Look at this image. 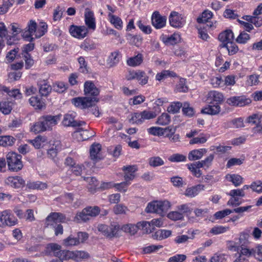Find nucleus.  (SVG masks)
I'll list each match as a JSON object with an SVG mask.
<instances>
[{"instance_id": "f257e3e1", "label": "nucleus", "mask_w": 262, "mask_h": 262, "mask_svg": "<svg viewBox=\"0 0 262 262\" xmlns=\"http://www.w3.org/2000/svg\"><path fill=\"white\" fill-rule=\"evenodd\" d=\"M84 92L86 97H77L72 99V103L76 106L86 108L93 106L99 101L97 96L100 91L93 82L87 81L84 83Z\"/></svg>"}, {"instance_id": "f03ea898", "label": "nucleus", "mask_w": 262, "mask_h": 262, "mask_svg": "<svg viewBox=\"0 0 262 262\" xmlns=\"http://www.w3.org/2000/svg\"><path fill=\"white\" fill-rule=\"evenodd\" d=\"M6 158L9 170L17 172L23 168L22 156L14 152H9Z\"/></svg>"}, {"instance_id": "7ed1b4c3", "label": "nucleus", "mask_w": 262, "mask_h": 262, "mask_svg": "<svg viewBox=\"0 0 262 262\" xmlns=\"http://www.w3.org/2000/svg\"><path fill=\"white\" fill-rule=\"evenodd\" d=\"M170 207V203L168 201H154L149 203L145 211L147 213H156L163 214Z\"/></svg>"}, {"instance_id": "20e7f679", "label": "nucleus", "mask_w": 262, "mask_h": 262, "mask_svg": "<svg viewBox=\"0 0 262 262\" xmlns=\"http://www.w3.org/2000/svg\"><path fill=\"white\" fill-rule=\"evenodd\" d=\"M0 221L3 226H13L17 224L18 220L10 210L0 212Z\"/></svg>"}, {"instance_id": "39448f33", "label": "nucleus", "mask_w": 262, "mask_h": 262, "mask_svg": "<svg viewBox=\"0 0 262 262\" xmlns=\"http://www.w3.org/2000/svg\"><path fill=\"white\" fill-rule=\"evenodd\" d=\"M61 115L56 116L45 115L39 119L46 130H51L52 127L56 125L57 122L60 120Z\"/></svg>"}, {"instance_id": "423d86ee", "label": "nucleus", "mask_w": 262, "mask_h": 262, "mask_svg": "<svg viewBox=\"0 0 262 262\" xmlns=\"http://www.w3.org/2000/svg\"><path fill=\"white\" fill-rule=\"evenodd\" d=\"M226 103L232 106L243 107L251 103L250 98H246L245 96H233L228 98Z\"/></svg>"}, {"instance_id": "0eeeda50", "label": "nucleus", "mask_w": 262, "mask_h": 262, "mask_svg": "<svg viewBox=\"0 0 262 262\" xmlns=\"http://www.w3.org/2000/svg\"><path fill=\"white\" fill-rule=\"evenodd\" d=\"M119 229V226L118 225H111L108 226L104 224H99L97 226L98 230L108 237H114Z\"/></svg>"}, {"instance_id": "6e6552de", "label": "nucleus", "mask_w": 262, "mask_h": 262, "mask_svg": "<svg viewBox=\"0 0 262 262\" xmlns=\"http://www.w3.org/2000/svg\"><path fill=\"white\" fill-rule=\"evenodd\" d=\"M37 24L34 20H31L29 22L27 27L23 32L22 36L26 41H32L34 39L33 34L37 32Z\"/></svg>"}, {"instance_id": "1a4fd4ad", "label": "nucleus", "mask_w": 262, "mask_h": 262, "mask_svg": "<svg viewBox=\"0 0 262 262\" xmlns=\"http://www.w3.org/2000/svg\"><path fill=\"white\" fill-rule=\"evenodd\" d=\"M5 183L14 188H20L25 186V181L20 176H10L5 180Z\"/></svg>"}, {"instance_id": "9d476101", "label": "nucleus", "mask_w": 262, "mask_h": 262, "mask_svg": "<svg viewBox=\"0 0 262 262\" xmlns=\"http://www.w3.org/2000/svg\"><path fill=\"white\" fill-rule=\"evenodd\" d=\"M70 34L74 37L82 39L84 38L88 33V30L85 26H76L72 25L69 29Z\"/></svg>"}, {"instance_id": "9b49d317", "label": "nucleus", "mask_w": 262, "mask_h": 262, "mask_svg": "<svg viewBox=\"0 0 262 262\" xmlns=\"http://www.w3.org/2000/svg\"><path fill=\"white\" fill-rule=\"evenodd\" d=\"M224 99L222 93L216 91H211L207 95L206 100L210 104H220L223 102Z\"/></svg>"}, {"instance_id": "f8f14e48", "label": "nucleus", "mask_w": 262, "mask_h": 262, "mask_svg": "<svg viewBox=\"0 0 262 262\" xmlns=\"http://www.w3.org/2000/svg\"><path fill=\"white\" fill-rule=\"evenodd\" d=\"M66 219L65 216L58 212L51 213L46 219V225L47 227L49 226H53L54 224L57 222H62Z\"/></svg>"}, {"instance_id": "ddd939ff", "label": "nucleus", "mask_w": 262, "mask_h": 262, "mask_svg": "<svg viewBox=\"0 0 262 262\" xmlns=\"http://www.w3.org/2000/svg\"><path fill=\"white\" fill-rule=\"evenodd\" d=\"M151 22L156 29H161L165 26L166 17L161 16L159 12L155 11L152 15Z\"/></svg>"}, {"instance_id": "4468645a", "label": "nucleus", "mask_w": 262, "mask_h": 262, "mask_svg": "<svg viewBox=\"0 0 262 262\" xmlns=\"http://www.w3.org/2000/svg\"><path fill=\"white\" fill-rule=\"evenodd\" d=\"M84 20L85 25L88 27V29L95 30L96 22L94 13L88 8L85 10Z\"/></svg>"}, {"instance_id": "2eb2a0df", "label": "nucleus", "mask_w": 262, "mask_h": 262, "mask_svg": "<svg viewBox=\"0 0 262 262\" xmlns=\"http://www.w3.org/2000/svg\"><path fill=\"white\" fill-rule=\"evenodd\" d=\"M169 20L170 25L176 28L182 27L184 24V21L181 15H179L178 12L175 11L171 12Z\"/></svg>"}, {"instance_id": "dca6fc26", "label": "nucleus", "mask_w": 262, "mask_h": 262, "mask_svg": "<svg viewBox=\"0 0 262 262\" xmlns=\"http://www.w3.org/2000/svg\"><path fill=\"white\" fill-rule=\"evenodd\" d=\"M61 249L60 245L56 243H50L47 245L45 253L47 255L53 254L54 256L59 258L62 251Z\"/></svg>"}, {"instance_id": "f3484780", "label": "nucleus", "mask_w": 262, "mask_h": 262, "mask_svg": "<svg viewBox=\"0 0 262 262\" xmlns=\"http://www.w3.org/2000/svg\"><path fill=\"white\" fill-rule=\"evenodd\" d=\"M228 249L231 251L236 252L233 255L235 259L233 262H244L246 260V258L239 252V246L236 245V243L235 242H230Z\"/></svg>"}, {"instance_id": "a211bd4d", "label": "nucleus", "mask_w": 262, "mask_h": 262, "mask_svg": "<svg viewBox=\"0 0 262 262\" xmlns=\"http://www.w3.org/2000/svg\"><path fill=\"white\" fill-rule=\"evenodd\" d=\"M124 171V178L125 181H129L133 180L135 177V172L137 170L136 165L124 166L122 168Z\"/></svg>"}, {"instance_id": "6ab92c4d", "label": "nucleus", "mask_w": 262, "mask_h": 262, "mask_svg": "<svg viewBox=\"0 0 262 262\" xmlns=\"http://www.w3.org/2000/svg\"><path fill=\"white\" fill-rule=\"evenodd\" d=\"M101 145L99 143L93 144L90 149V158L94 161H97L102 159L100 151Z\"/></svg>"}, {"instance_id": "aec40b11", "label": "nucleus", "mask_w": 262, "mask_h": 262, "mask_svg": "<svg viewBox=\"0 0 262 262\" xmlns=\"http://www.w3.org/2000/svg\"><path fill=\"white\" fill-rule=\"evenodd\" d=\"M39 91L42 96H47L51 92L52 88L49 82L45 79H40L38 81Z\"/></svg>"}, {"instance_id": "412c9836", "label": "nucleus", "mask_w": 262, "mask_h": 262, "mask_svg": "<svg viewBox=\"0 0 262 262\" xmlns=\"http://www.w3.org/2000/svg\"><path fill=\"white\" fill-rule=\"evenodd\" d=\"M205 186L198 184L196 186L187 188L184 193V195L190 198H193L197 195L201 190H204Z\"/></svg>"}, {"instance_id": "4be33fe9", "label": "nucleus", "mask_w": 262, "mask_h": 262, "mask_svg": "<svg viewBox=\"0 0 262 262\" xmlns=\"http://www.w3.org/2000/svg\"><path fill=\"white\" fill-rule=\"evenodd\" d=\"M207 150L205 148L194 149L189 152L188 158L190 161H195L201 159L204 155L206 154Z\"/></svg>"}, {"instance_id": "5701e85b", "label": "nucleus", "mask_w": 262, "mask_h": 262, "mask_svg": "<svg viewBox=\"0 0 262 262\" xmlns=\"http://www.w3.org/2000/svg\"><path fill=\"white\" fill-rule=\"evenodd\" d=\"M233 33L231 30H226L222 32L218 36L219 40L222 42L220 45H223L224 43H228L233 41Z\"/></svg>"}, {"instance_id": "b1692460", "label": "nucleus", "mask_w": 262, "mask_h": 262, "mask_svg": "<svg viewBox=\"0 0 262 262\" xmlns=\"http://www.w3.org/2000/svg\"><path fill=\"white\" fill-rule=\"evenodd\" d=\"M120 55V53L118 51L112 52L107 59V66L109 68H112L116 66L119 61Z\"/></svg>"}, {"instance_id": "393cba45", "label": "nucleus", "mask_w": 262, "mask_h": 262, "mask_svg": "<svg viewBox=\"0 0 262 262\" xmlns=\"http://www.w3.org/2000/svg\"><path fill=\"white\" fill-rule=\"evenodd\" d=\"M143 61V55L141 53H138L137 55L129 58L126 63L130 67H137L140 66Z\"/></svg>"}, {"instance_id": "a878e982", "label": "nucleus", "mask_w": 262, "mask_h": 262, "mask_svg": "<svg viewBox=\"0 0 262 262\" xmlns=\"http://www.w3.org/2000/svg\"><path fill=\"white\" fill-rule=\"evenodd\" d=\"M84 180L88 183V188L91 193H94L99 188V182L95 177L84 178Z\"/></svg>"}, {"instance_id": "bb28decb", "label": "nucleus", "mask_w": 262, "mask_h": 262, "mask_svg": "<svg viewBox=\"0 0 262 262\" xmlns=\"http://www.w3.org/2000/svg\"><path fill=\"white\" fill-rule=\"evenodd\" d=\"M221 111L220 104H210L207 107L203 108L201 112L203 114L215 115L218 114Z\"/></svg>"}, {"instance_id": "cd10ccee", "label": "nucleus", "mask_w": 262, "mask_h": 262, "mask_svg": "<svg viewBox=\"0 0 262 262\" xmlns=\"http://www.w3.org/2000/svg\"><path fill=\"white\" fill-rule=\"evenodd\" d=\"M171 231L169 230H159L152 234V237L157 240H162L169 237Z\"/></svg>"}, {"instance_id": "c85d7f7f", "label": "nucleus", "mask_w": 262, "mask_h": 262, "mask_svg": "<svg viewBox=\"0 0 262 262\" xmlns=\"http://www.w3.org/2000/svg\"><path fill=\"white\" fill-rule=\"evenodd\" d=\"M75 115L66 114L64 115L62 120V124L64 126H76V121L74 120Z\"/></svg>"}, {"instance_id": "c756f323", "label": "nucleus", "mask_w": 262, "mask_h": 262, "mask_svg": "<svg viewBox=\"0 0 262 262\" xmlns=\"http://www.w3.org/2000/svg\"><path fill=\"white\" fill-rule=\"evenodd\" d=\"M226 178L229 181L231 182L233 184L237 187L243 183V178L239 175L236 174H228Z\"/></svg>"}, {"instance_id": "7c9ffc66", "label": "nucleus", "mask_w": 262, "mask_h": 262, "mask_svg": "<svg viewBox=\"0 0 262 262\" xmlns=\"http://www.w3.org/2000/svg\"><path fill=\"white\" fill-rule=\"evenodd\" d=\"M27 187L30 189L44 190L47 188V183L40 181L29 182L27 184Z\"/></svg>"}, {"instance_id": "2f4dec72", "label": "nucleus", "mask_w": 262, "mask_h": 262, "mask_svg": "<svg viewBox=\"0 0 262 262\" xmlns=\"http://www.w3.org/2000/svg\"><path fill=\"white\" fill-rule=\"evenodd\" d=\"M138 230H141L144 233H150L154 230V227L150 225V222L142 221L137 223Z\"/></svg>"}, {"instance_id": "473e14b6", "label": "nucleus", "mask_w": 262, "mask_h": 262, "mask_svg": "<svg viewBox=\"0 0 262 262\" xmlns=\"http://www.w3.org/2000/svg\"><path fill=\"white\" fill-rule=\"evenodd\" d=\"M108 16L110 22L116 29L118 30L122 29L123 27V22L120 17L114 15L111 13H108Z\"/></svg>"}, {"instance_id": "72a5a7b5", "label": "nucleus", "mask_w": 262, "mask_h": 262, "mask_svg": "<svg viewBox=\"0 0 262 262\" xmlns=\"http://www.w3.org/2000/svg\"><path fill=\"white\" fill-rule=\"evenodd\" d=\"M91 219L86 213V210L84 208L82 211L77 213L74 219V221L77 223L82 222H85Z\"/></svg>"}, {"instance_id": "f704fd0d", "label": "nucleus", "mask_w": 262, "mask_h": 262, "mask_svg": "<svg viewBox=\"0 0 262 262\" xmlns=\"http://www.w3.org/2000/svg\"><path fill=\"white\" fill-rule=\"evenodd\" d=\"M212 17V13L209 10H205L201 16L197 18L196 21L199 24L209 23V20Z\"/></svg>"}, {"instance_id": "c9c22d12", "label": "nucleus", "mask_w": 262, "mask_h": 262, "mask_svg": "<svg viewBox=\"0 0 262 262\" xmlns=\"http://www.w3.org/2000/svg\"><path fill=\"white\" fill-rule=\"evenodd\" d=\"M90 257L89 253L84 251H75L74 261L80 262L83 260L88 259Z\"/></svg>"}, {"instance_id": "e433bc0d", "label": "nucleus", "mask_w": 262, "mask_h": 262, "mask_svg": "<svg viewBox=\"0 0 262 262\" xmlns=\"http://www.w3.org/2000/svg\"><path fill=\"white\" fill-rule=\"evenodd\" d=\"M249 237V234L246 232H242L240 234L238 238V242L236 243V245L239 246V247L243 246H248L250 242L248 240Z\"/></svg>"}, {"instance_id": "4c0bfd02", "label": "nucleus", "mask_w": 262, "mask_h": 262, "mask_svg": "<svg viewBox=\"0 0 262 262\" xmlns=\"http://www.w3.org/2000/svg\"><path fill=\"white\" fill-rule=\"evenodd\" d=\"M0 90L7 93L10 96L15 98L19 99L21 97V94L18 89L10 90L8 88L5 86H0Z\"/></svg>"}, {"instance_id": "58836bf2", "label": "nucleus", "mask_w": 262, "mask_h": 262, "mask_svg": "<svg viewBox=\"0 0 262 262\" xmlns=\"http://www.w3.org/2000/svg\"><path fill=\"white\" fill-rule=\"evenodd\" d=\"M47 139L45 137L41 136H37L34 139L29 140V142L31 143L36 149H39L43 146V143L46 142Z\"/></svg>"}, {"instance_id": "ea45409f", "label": "nucleus", "mask_w": 262, "mask_h": 262, "mask_svg": "<svg viewBox=\"0 0 262 262\" xmlns=\"http://www.w3.org/2000/svg\"><path fill=\"white\" fill-rule=\"evenodd\" d=\"M222 48L225 47L228 51V53L230 55H234L236 53L238 50L237 45L233 42V41L224 43L223 45H220Z\"/></svg>"}, {"instance_id": "a19ab883", "label": "nucleus", "mask_w": 262, "mask_h": 262, "mask_svg": "<svg viewBox=\"0 0 262 262\" xmlns=\"http://www.w3.org/2000/svg\"><path fill=\"white\" fill-rule=\"evenodd\" d=\"M121 230L130 235L135 234L138 230L137 224L136 225L128 224L122 226Z\"/></svg>"}, {"instance_id": "79ce46f5", "label": "nucleus", "mask_w": 262, "mask_h": 262, "mask_svg": "<svg viewBox=\"0 0 262 262\" xmlns=\"http://www.w3.org/2000/svg\"><path fill=\"white\" fill-rule=\"evenodd\" d=\"M15 139L12 136H5L0 137V145L4 147L12 146Z\"/></svg>"}, {"instance_id": "37998d69", "label": "nucleus", "mask_w": 262, "mask_h": 262, "mask_svg": "<svg viewBox=\"0 0 262 262\" xmlns=\"http://www.w3.org/2000/svg\"><path fill=\"white\" fill-rule=\"evenodd\" d=\"M29 102L35 109H41L44 106V103L37 96L31 97Z\"/></svg>"}, {"instance_id": "c03bdc74", "label": "nucleus", "mask_w": 262, "mask_h": 262, "mask_svg": "<svg viewBox=\"0 0 262 262\" xmlns=\"http://www.w3.org/2000/svg\"><path fill=\"white\" fill-rule=\"evenodd\" d=\"M75 251L63 250L60 255V260L61 261L72 259L74 260Z\"/></svg>"}, {"instance_id": "a18cd8bd", "label": "nucleus", "mask_w": 262, "mask_h": 262, "mask_svg": "<svg viewBox=\"0 0 262 262\" xmlns=\"http://www.w3.org/2000/svg\"><path fill=\"white\" fill-rule=\"evenodd\" d=\"M170 116L167 113H163L160 116L156 121V124L159 125H166L169 123Z\"/></svg>"}, {"instance_id": "49530a36", "label": "nucleus", "mask_w": 262, "mask_h": 262, "mask_svg": "<svg viewBox=\"0 0 262 262\" xmlns=\"http://www.w3.org/2000/svg\"><path fill=\"white\" fill-rule=\"evenodd\" d=\"M149 165L152 167H157L164 164V161L158 156L152 157L149 159Z\"/></svg>"}, {"instance_id": "de8ad7c7", "label": "nucleus", "mask_w": 262, "mask_h": 262, "mask_svg": "<svg viewBox=\"0 0 262 262\" xmlns=\"http://www.w3.org/2000/svg\"><path fill=\"white\" fill-rule=\"evenodd\" d=\"M182 112L186 116L191 117L194 114V110L190 106L188 102H185L183 104Z\"/></svg>"}, {"instance_id": "09e8293b", "label": "nucleus", "mask_w": 262, "mask_h": 262, "mask_svg": "<svg viewBox=\"0 0 262 262\" xmlns=\"http://www.w3.org/2000/svg\"><path fill=\"white\" fill-rule=\"evenodd\" d=\"M12 110L11 103L8 101L0 102V111L4 114H8Z\"/></svg>"}, {"instance_id": "8fccbe9b", "label": "nucleus", "mask_w": 262, "mask_h": 262, "mask_svg": "<svg viewBox=\"0 0 262 262\" xmlns=\"http://www.w3.org/2000/svg\"><path fill=\"white\" fill-rule=\"evenodd\" d=\"M188 87L186 85V79L181 78L178 84L176 85V91L177 92H187L188 91Z\"/></svg>"}, {"instance_id": "3c124183", "label": "nucleus", "mask_w": 262, "mask_h": 262, "mask_svg": "<svg viewBox=\"0 0 262 262\" xmlns=\"http://www.w3.org/2000/svg\"><path fill=\"white\" fill-rule=\"evenodd\" d=\"M129 122L137 124H141L143 123L142 117L141 113H134L131 114V118L129 120Z\"/></svg>"}, {"instance_id": "603ef678", "label": "nucleus", "mask_w": 262, "mask_h": 262, "mask_svg": "<svg viewBox=\"0 0 262 262\" xmlns=\"http://www.w3.org/2000/svg\"><path fill=\"white\" fill-rule=\"evenodd\" d=\"M84 209L85 210H86V213H88L90 219L92 217L96 216L100 213V209L97 206H94L93 207H88Z\"/></svg>"}, {"instance_id": "864d4df0", "label": "nucleus", "mask_w": 262, "mask_h": 262, "mask_svg": "<svg viewBox=\"0 0 262 262\" xmlns=\"http://www.w3.org/2000/svg\"><path fill=\"white\" fill-rule=\"evenodd\" d=\"M127 211V207L121 204L115 205L113 208V211L116 214H125Z\"/></svg>"}, {"instance_id": "5fc2aeb1", "label": "nucleus", "mask_w": 262, "mask_h": 262, "mask_svg": "<svg viewBox=\"0 0 262 262\" xmlns=\"http://www.w3.org/2000/svg\"><path fill=\"white\" fill-rule=\"evenodd\" d=\"M183 107V104L180 102H173L168 107L167 110L168 112L172 113L173 114L179 112L181 107Z\"/></svg>"}, {"instance_id": "6e6d98bb", "label": "nucleus", "mask_w": 262, "mask_h": 262, "mask_svg": "<svg viewBox=\"0 0 262 262\" xmlns=\"http://www.w3.org/2000/svg\"><path fill=\"white\" fill-rule=\"evenodd\" d=\"M157 116L155 112L145 110L141 112V117H142L143 122L145 120H149L155 118Z\"/></svg>"}, {"instance_id": "4d7b16f0", "label": "nucleus", "mask_w": 262, "mask_h": 262, "mask_svg": "<svg viewBox=\"0 0 262 262\" xmlns=\"http://www.w3.org/2000/svg\"><path fill=\"white\" fill-rule=\"evenodd\" d=\"M40 119L31 128V130L35 134L46 131Z\"/></svg>"}, {"instance_id": "13d9d810", "label": "nucleus", "mask_w": 262, "mask_h": 262, "mask_svg": "<svg viewBox=\"0 0 262 262\" xmlns=\"http://www.w3.org/2000/svg\"><path fill=\"white\" fill-rule=\"evenodd\" d=\"M149 134L154 136H162L164 135L163 128L160 127H151L148 129Z\"/></svg>"}, {"instance_id": "bf43d9fd", "label": "nucleus", "mask_w": 262, "mask_h": 262, "mask_svg": "<svg viewBox=\"0 0 262 262\" xmlns=\"http://www.w3.org/2000/svg\"><path fill=\"white\" fill-rule=\"evenodd\" d=\"M167 217L171 220L177 221L182 220L184 218V215L178 210L170 212L168 214Z\"/></svg>"}, {"instance_id": "052dcab7", "label": "nucleus", "mask_w": 262, "mask_h": 262, "mask_svg": "<svg viewBox=\"0 0 262 262\" xmlns=\"http://www.w3.org/2000/svg\"><path fill=\"white\" fill-rule=\"evenodd\" d=\"M67 89V85L62 82H58L55 83L53 85V89L54 91L59 93H62L64 92Z\"/></svg>"}, {"instance_id": "680f3d73", "label": "nucleus", "mask_w": 262, "mask_h": 262, "mask_svg": "<svg viewBox=\"0 0 262 262\" xmlns=\"http://www.w3.org/2000/svg\"><path fill=\"white\" fill-rule=\"evenodd\" d=\"M239 252L244 257H249L255 253V250L248 248V246H243L239 247Z\"/></svg>"}, {"instance_id": "e2e57ef3", "label": "nucleus", "mask_w": 262, "mask_h": 262, "mask_svg": "<svg viewBox=\"0 0 262 262\" xmlns=\"http://www.w3.org/2000/svg\"><path fill=\"white\" fill-rule=\"evenodd\" d=\"M210 82L214 88L223 87L224 86V80L221 77H214L211 79Z\"/></svg>"}, {"instance_id": "0e129e2a", "label": "nucleus", "mask_w": 262, "mask_h": 262, "mask_svg": "<svg viewBox=\"0 0 262 262\" xmlns=\"http://www.w3.org/2000/svg\"><path fill=\"white\" fill-rule=\"evenodd\" d=\"M168 160L173 162H183L186 160V157L180 154H175L171 155Z\"/></svg>"}, {"instance_id": "69168bd1", "label": "nucleus", "mask_w": 262, "mask_h": 262, "mask_svg": "<svg viewBox=\"0 0 262 262\" xmlns=\"http://www.w3.org/2000/svg\"><path fill=\"white\" fill-rule=\"evenodd\" d=\"M229 230L228 227H224L222 226H215L211 228L210 232L213 234H219L226 232Z\"/></svg>"}, {"instance_id": "338daca9", "label": "nucleus", "mask_w": 262, "mask_h": 262, "mask_svg": "<svg viewBox=\"0 0 262 262\" xmlns=\"http://www.w3.org/2000/svg\"><path fill=\"white\" fill-rule=\"evenodd\" d=\"M64 244L66 246H76L79 244V240L77 237L69 236L64 240Z\"/></svg>"}, {"instance_id": "774afa93", "label": "nucleus", "mask_w": 262, "mask_h": 262, "mask_svg": "<svg viewBox=\"0 0 262 262\" xmlns=\"http://www.w3.org/2000/svg\"><path fill=\"white\" fill-rule=\"evenodd\" d=\"M226 255L223 253H216L210 259V262H225Z\"/></svg>"}]
</instances>
